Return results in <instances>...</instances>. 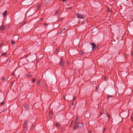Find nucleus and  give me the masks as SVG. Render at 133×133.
Listing matches in <instances>:
<instances>
[{"instance_id": "f257e3e1", "label": "nucleus", "mask_w": 133, "mask_h": 133, "mask_svg": "<svg viewBox=\"0 0 133 133\" xmlns=\"http://www.w3.org/2000/svg\"><path fill=\"white\" fill-rule=\"evenodd\" d=\"M32 2L31 0H24L22 2V3L25 6H29L32 4Z\"/></svg>"}, {"instance_id": "f03ea898", "label": "nucleus", "mask_w": 133, "mask_h": 133, "mask_svg": "<svg viewBox=\"0 0 133 133\" xmlns=\"http://www.w3.org/2000/svg\"><path fill=\"white\" fill-rule=\"evenodd\" d=\"M129 112L128 111H123L119 113V115H121L122 118H128L129 116Z\"/></svg>"}, {"instance_id": "7ed1b4c3", "label": "nucleus", "mask_w": 133, "mask_h": 133, "mask_svg": "<svg viewBox=\"0 0 133 133\" xmlns=\"http://www.w3.org/2000/svg\"><path fill=\"white\" fill-rule=\"evenodd\" d=\"M76 16L77 18H79L84 19L85 17V16L84 15L80 14L78 13H77L76 14Z\"/></svg>"}, {"instance_id": "20e7f679", "label": "nucleus", "mask_w": 133, "mask_h": 133, "mask_svg": "<svg viewBox=\"0 0 133 133\" xmlns=\"http://www.w3.org/2000/svg\"><path fill=\"white\" fill-rule=\"evenodd\" d=\"M90 44L92 45V50H95L96 47V45L94 43L90 42Z\"/></svg>"}, {"instance_id": "39448f33", "label": "nucleus", "mask_w": 133, "mask_h": 133, "mask_svg": "<svg viewBox=\"0 0 133 133\" xmlns=\"http://www.w3.org/2000/svg\"><path fill=\"white\" fill-rule=\"evenodd\" d=\"M36 55L35 54L31 55L30 56V58L32 60H35L36 58Z\"/></svg>"}, {"instance_id": "423d86ee", "label": "nucleus", "mask_w": 133, "mask_h": 133, "mask_svg": "<svg viewBox=\"0 0 133 133\" xmlns=\"http://www.w3.org/2000/svg\"><path fill=\"white\" fill-rule=\"evenodd\" d=\"M64 62L63 61V59L62 58L61 59V60L59 62V64L60 65H61V66H64Z\"/></svg>"}, {"instance_id": "0eeeda50", "label": "nucleus", "mask_w": 133, "mask_h": 133, "mask_svg": "<svg viewBox=\"0 0 133 133\" xmlns=\"http://www.w3.org/2000/svg\"><path fill=\"white\" fill-rule=\"evenodd\" d=\"M49 114V117L51 118H52L53 117L52 111H50Z\"/></svg>"}, {"instance_id": "6e6552de", "label": "nucleus", "mask_w": 133, "mask_h": 133, "mask_svg": "<svg viewBox=\"0 0 133 133\" xmlns=\"http://www.w3.org/2000/svg\"><path fill=\"white\" fill-rule=\"evenodd\" d=\"M34 105L35 107H37L39 108V103L38 102H36L34 103Z\"/></svg>"}, {"instance_id": "1a4fd4ad", "label": "nucleus", "mask_w": 133, "mask_h": 133, "mask_svg": "<svg viewBox=\"0 0 133 133\" xmlns=\"http://www.w3.org/2000/svg\"><path fill=\"white\" fill-rule=\"evenodd\" d=\"M60 11H61V10L60 9H58L56 11V12L55 13V15H57V14H58V13H59L60 12Z\"/></svg>"}, {"instance_id": "9d476101", "label": "nucleus", "mask_w": 133, "mask_h": 133, "mask_svg": "<svg viewBox=\"0 0 133 133\" xmlns=\"http://www.w3.org/2000/svg\"><path fill=\"white\" fill-rule=\"evenodd\" d=\"M24 108L26 109H28L29 108V106L28 104H24Z\"/></svg>"}, {"instance_id": "9b49d317", "label": "nucleus", "mask_w": 133, "mask_h": 133, "mask_svg": "<svg viewBox=\"0 0 133 133\" xmlns=\"http://www.w3.org/2000/svg\"><path fill=\"white\" fill-rule=\"evenodd\" d=\"M7 13V11L6 10L2 14V15L4 17L6 16V14Z\"/></svg>"}, {"instance_id": "f8f14e48", "label": "nucleus", "mask_w": 133, "mask_h": 133, "mask_svg": "<svg viewBox=\"0 0 133 133\" xmlns=\"http://www.w3.org/2000/svg\"><path fill=\"white\" fill-rule=\"evenodd\" d=\"M51 1L52 0H46L45 2L46 4H49Z\"/></svg>"}, {"instance_id": "ddd939ff", "label": "nucleus", "mask_w": 133, "mask_h": 133, "mask_svg": "<svg viewBox=\"0 0 133 133\" xmlns=\"http://www.w3.org/2000/svg\"><path fill=\"white\" fill-rule=\"evenodd\" d=\"M35 124H32L31 127L30 129V130H33L35 127Z\"/></svg>"}, {"instance_id": "4468645a", "label": "nucleus", "mask_w": 133, "mask_h": 133, "mask_svg": "<svg viewBox=\"0 0 133 133\" xmlns=\"http://www.w3.org/2000/svg\"><path fill=\"white\" fill-rule=\"evenodd\" d=\"M27 121H24V126H27Z\"/></svg>"}, {"instance_id": "2eb2a0df", "label": "nucleus", "mask_w": 133, "mask_h": 133, "mask_svg": "<svg viewBox=\"0 0 133 133\" xmlns=\"http://www.w3.org/2000/svg\"><path fill=\"white\" fill-rule=\"evenodd\" d=\"M101 47V45L100 44H98L97 45L96 48L97 49H98Z\"/></svg>"}, {"instance_id": "dca6fc26", "label": "nucleus", "mask_w": 133, "mask_h": 133, "mask_svg": "<svg viewBox=\"0 0 133 133\" xmlns=\"http://www.w3.org/2000/svg\"><path fill=\"white\" fill-rule=\"evenodd\" d=\"M77 127V125L74 124L73 126V128L74 130H76Z\"/></svg>"}, {"instance_id": "f3484780", "label": "nucleus", "mask_w": 133, "mask_h": 133, "mask_svg": "<svg viewBox=\"0 0 133 133\" xmlns=\"http://www.w3.org/2000/svg\"><path fill=\"white\" fill-rule=\"evenodd\" d=\"M84 52H83L82 51L80 50L79 54L80 55H82L84 54Z\"/></svg>"}, {"instance_id": "a211bd4d", "label": "nucleus", "mask_w": 133, "mask_h": 133, "mask_svg": "<svg viewBox=\"0 0 133 133\" xmlns=\"http://www.w3.org/2000/svg\"><path fill=\"white\" fill-rule=\"evenodd\" d=\"M0 29L2 30H4L5 29V28L4 27V26H1L0 27Z\"/></svg>"}, {"instance_id": "6ab92c4d", "label": "nucleus", "mask_w": 133, "mask_h": 133, "mask_svg": "<svg viewBox=\"0 0 133 133\" xmlns=\"http://www.w3.org/2000/svg\"><path fill=\"white\" fill-rule=\"evenodd\" d=\"M107 116H108V120H109L110 118V116L109 115V114L108 113V112H107Z\"/></svg>"}, {"instance_id": "aec40b11", "label": "nucleus", "mask_w": 133, "mask_h": 133, "mask_svg": "<svg viewBox=\"0 0 133 133\" xmlns=\"http://www.w3.org/2000/svg\"><path fill=\"white\" fill-rule=\"evenodd\" d=\"M59 50V48H57L56 49V50L55 51V52H57L56 53L57 54H58V51Z\"/></svg>"}, {"instance_id": "412c9836", "label": "nucleus", "mask_w": 133, "mask_h": 133, "mask_svg": "<svg viewBox=\"0 0 133 133\" xmlns=\"http://www.w3.org/2000/svg\"><path fill=\"white\" fill-rule=\"evenodd\" d=\"M26 76H27V77H33V75H29V74H27L26 75Z\"/></svg>"}, {"instance_id": "4be33fe9", "label": "nucleus", "mask_w": 133, "mask_h": 133, "mask_svg": "<svg viewBox=\"0 0 133 133\" xmlns=\"http://www.w3.org/2000/svg\"><path fill=\"white\" fill-rule=\"evenodd\" d=\"M41 82V79H39L38 81L37 82V84L38 85H39V84Z\"/></svg>"}, {"instance_id": "5701e85b", "label": "nucleus", "mask_w": 133, "mask_h": 133, "mask_svg": "<svg viewBox=\"0 0 133 133\" xmlns=\"http://www.w3.org/2000/svg\"><path fill=\"white\" fill-rule=\"evenodd\" d=\"M68 95H65V96H63L64 99V100H65V98H68Z\"/></svg>"}, {"instance_id": "b1692460", "label": "nucleus", "mask_w": 133, "mask_h": 133, "mask_svg": "<svg viewBox=\"0 0 133 133\" xmlns=\"http://www.w3.org/2000/svg\"><path fill=\"white\" fill-rule=\"evenodd\" d=\"M31 80L32 81V83H34L36 81V78H33L31 79Z\"/></svg>"}, {"instance_id": "393cba45", "label": "nucleus", "mask_w": 133, "mask_h": 133, "mask_svg": "<svg viewBox=\"0 0 133 133\" xmlns=\"http://www.w3.org/2000/svg\"><path fill=\"white\" fill-rule=\"evenodd\" d=\"M11 42L12 45H13L15 43V42L13 40L11 41Z\"/></svg>"}, {"instance_id": "a878e982", "label": "nucleus", "mask_w": 133, "mask_h": 133, "mask_svg": "<svg viewBox=\"0 0 133 133\" xmlns=\"http://www.w3.org/2000/svg\"><path fill=\"white\" fill-rule=\"evenodd\" d=\"M113 96V95H111V96H110L109 95H108V96H107V99H108V98L109 97H112Z\"/></svg>"}, {"instance_id": "bb28decb", "label": "nucleus", "mask_w": 133, "mask_h": 133, "mask_svg": "<svg viewBox=\"0 0 133 133\" xmlns=\"http://www.w3.org/2000/svg\"><path fill=\"white\" fill-rule=\"evenodd\" d=\"M107 8L108 9L107 11H108L110 12H112V10H111V9H110V8Z\"/></svg>"}, {"instance_id": "cd10ccee", "label": "nucleus", "mask_w": 133, "mask_h": 133, "mask_svg": "<svg viewBox=\"0 0 133 133\" xmlns=\"http://www.w3.org/2000/svg\"><path fill=\"white\" fill-rule=\"evenodd\" d=\"M25 24V21L23 22L21 24V26H23Z\"/></svg>"}, {"instance_id": "c85d7f7f", "label": "nucleus", "mask_w": 133, "mask_h": 133, "mask_svg": "<svg viewBox=\"0 0 133 133\" xmlns=\"http://www.w3.org/2000/svg\"><path fill=\"white\" fill-rule=\"evenodd\" d=\"M7 54L6 53H2L1 54V55L3 56H6Z\"/></svg>"}, {"instance_id": "c756f323", "label": "nucleus", "mask_w": 133, "mask_h": 133, "mask_svg": "<svg viewBox=\"0 0 133 133\" xmlns=\"http://www.w3.org/2000/svg\"><path fill=\"white\" fill-rule=\"evenodd\" d=\"M83 122H82L81 123L80 126L81 128L83 127Z\"/></svg>"}, {"instance_id": "7c9ffc66", "label": "nucleus", "mask_w": 133, "mask_h": 133, "mask_svg": "<svg viewBox=\"0 0 133 133\" xmlns=\"http://www.w3.org/2000/svg\"><path fill=\"white\" fill-rule=\"evenodd\" d=\"M76 100V97L74 96L73 98L72 101H75Z\"/></svg>"}, {"instance_id": "2f4dec72", "label": "nucleus", "mask_w": 133, "mask_h": 133, "mask_svg": "<svg viewBox=\"0 0 133 133\" xmlns=\"http://www.w3.org/2000/svg\"><path fill=\"white\" fill-rule=\"evenodd\" d=\"M55 125H56V127H57V126L59 125V124L57 122H56L55 123Z\"/></svg>"}, {"instance_id": "473e14b6", "label": "nucleus", "mask_w": 133, "mask_h": 133, "mask_svg": "<svg viewBox=\"0 0 133 133\" xmlns=\"http://www.w3.org/2000/svg\"><path fill=\"white\" fill-rule=\"evenodd\" d=\"M41 5H39L37 7L38 8V9H41Z\"/></svg>"}, {"instance_id": "72a5a7b5", "label": "nucleus", "mask_w": 133, "mask_h": 133, "mask_svg": "<svg viewBox=\"0 0 133 133\" xmlns=\"http://www.w3.org/2000/svg\"><path fill=\"white\" fill-rule=\"evenodd\" d=\"M5 78L4 77H3L1 78V79L2 81H4L5 79Z\"/></svg>"}, {"instance_id": "f704fd0d", "label": "nucleus", "mask_w": 133, "mask_h": 133, "mask_svg": "<svg viewBox=\"0 0 133 133\" xmlns=\"http://www.w3.org/2000/svg\"><path fill=\"white\" fill-rule=\"evenodd\" d=\"M106 129L105 128H104L103 129V132H104L106 130Z\"/></svg>"}, {"instance_id": "c9c22d12", "label": "nucleus", "mask_w": 133, "mask_h": 133, "mask_svg": "<svg viewBox=\"0 0 133 133\" xmlns=\"http://www.w3.org/2000/svg\"><path fill=\"white\" fill-rule=\"evenodd\" d=\"M57 116L58 117H59L60 116H61V117H62L63 116V115H57Z\"/></svg>"}, {"instance_id": "e433bc0d", "label": "nucleus", "mask_w": 133, "mask_h": 133, "mask_svg": "<svg viewBox=\"0 0 133 133\" xmlns=\"http://www.w3.org/2000/svg\"><path fill=\"white\" fill-rule=\"evenodd\" d=\"M65 29V28H64L62 30V32H63V33L65 32V31H64Z\"/></svg>"}, {"instance_id": "4c0bfd02", "label": "nucleus", "mask_w": 133, "mask_h": 133, "mask_svg": "<svg viewBox=\"0 0 133 133\" xmlns=\"http://www.w3.org/2000/svg\"><path fill=\"white\" fill-rule=\"evenodd\" d=\"M72 7H71L68 8H67V9L68 10H70L72 9Z\"/></svg>"}, {"instance_id": "58836bf2", "label": "nucleus", "mask_w": 133, "mask_h": 133, "mask_svg": "<svg viewBox=\"0 0 133 133\" xmlns=\"http://www.w3.org/2000/svg\"><path fill=\"white\" fill-rule=\"evenodd\" d=\"M48 25V24H47L45 23H44L43 24V25H44V26H47Z\"/></svg>"}, {"instance_id": "ea45409f", "label": "nucleus", "mask_w": 133, "mask_h": 133, "mask_svg": "<svg viewBox=\"0 0 133 133\" xmlns=\"http://www.w3.org/2000/svg\"><path fill=\"white\" fill-rule=\"evenodd\" d=\"M74 101H72L71 102V105H73L74 104Z\"/></svg>"}, {"instance_id": "a19ab883", "label": "nucleus", "mask_w": 133, "mask_h": 133, "mask_svg": "<svg viewBox=\"0 0 133 133\" xmlns=\"http://www.w3.org/2000/svg\"><path fill=\"white\" fill-rule=\"evenodd\" d=\"M4 102H2L1 103V105L2 106V105H3V104H4Z\"/></svg>"}, {"instance_id": "79ce46f5", "label": "nucleus", "mask_w": 133, "mask_h": 133, "mask_svg": "<svg viewBox=\"0 0 133 133\" xmlns=\"http://www.w3.org/2000/svg\"><path fill=\"white\" fill-rule=\"evenodd\" d=\"M103 114V113L102 112H100V114H99V116H100L101 115Z\"/></svg>"}, {"instance_id": "37998d69", "label": "nucleus", "mask_w": 133, "mask_h": 133, "mask_svg": "<svg viewBox=\"0 0 133 133\" xmlns=\"http://www.w3.org/2000/svg\"><path fill=\"white\" fill-rule=\"evenodd\" d=\"M27 127L26 126H24L23 127V130H25V129H26V128Z\"/></svg>"}, {"instance_id": "c03bdc74", "label": "nucleus", "mask_w": 133, "mask_h": 133, "mask_svg": "<svg viewBox=\"0 0 133 133\" xmlns=\"http://www.w3.org/2000/svg\"><path fill=\"white\" fill-rule=\"evenodd\" d=\"M73 121H71V123L70 124V127L72 125V123H73Z\"/></svg>"}, {"instance_id": "a18cd8bd", "label": "nucleus", "mask_w": 133, "mask_h": 133, "mask_svg": "<svg viewBox=\"0 0 133 133\" xmlns=\"http://www.w3.org/2000/svg\"><path fill=\"white\" fill-rule=\"evenodd\" d=\"M67 63L68 65H69L70 63V62H69L68 61H67Z\"/></svg>"}, {"instance_id": "49530a36", "label": "nucleus", "mask_w": 133, "mask_h": 133, "mask_svg": "<svg viewBox=\"0 0 133 133\" xmlns=\"http://www.w3.org/2000/svg\"><path fill=\"white\" fill-rule=\"evenodd\" d=\"M28 56V55H25V56H24V57H26Z\"/></svg>"}, {"instance_id": "de8ad7c7", "label": "nucleus", "mask_w": 133, "mask_h": 133, "mask_svg": "<svg viewBox=\"0 0 133 133\" xmlns=\"http://www.w3.org/2000/svg\"><path fill=\"white\" fill-rule=\"evenodd\" d=\"M12 75L13 76H14L15 75V73H14V72H13L12 73Z\"/></svg>"}, {"instance_id": "09e8293b", "label": "nucleus", "mask_w": 133, "mask_h": 133, "mask_svg": "<svg viewBox=\"0 0 133 133\" xmlns=\"http://www.w3.org/2000/svg\"><path fill=\"white\" fill-rule=\"evenodd\" d=\"M131 120L133 121V117L132 116H131Z\"/></svg>"}, {"instance_id": "8fccbe9b", "label": "nucleus", "mask_w": 133, "mask_h": 133, "mask_svg": "<svg viewBox=\"0 0 133 133\" xmlns=\"http://www.w3.org/2000/svg\"><path fill=\"white\" fill-rule=\"evenodd\" d=\"M77 121V117L76 118L75 120V122H76Z\"/></svg>"}, {"instance_id": "3c124183", "label": "nucleus", "mask_w": 133, "mask_h": 133, "mask_svg": "<svg viewBox=\"0 0 133 133\" xmlns=\"http://www.w3.org/2000/svg\"><path fill=\"white\" fill-rule=\"evenodd\" d=\"M77 127H78V128H79V129H80V128H81V127H80V126H79V125H78V126Z\"/></svg>"}, {"instance_id": "603ef678", "label": "nucleus", "mask_w": 133, "mask_h": 133, "mask_svg": "<svg viewBox=\"0 0 133 133\" xmlns=\"http://www.w3.org/2000/svg\"><path fill=\"white\" fill-rule=\"evenodd\" d=\"M84 22H82L81 23V25L83 24H84Z\"/></svg>"}, {"instance_id": "864d4df0", "label": "nucleus", "mask_w": 133, "mask_h": 133, "mask_svg": "<svg viewBox=\"0 0 133 133\" xmlns=\"http://www.w3.org/2000/svg\"><path fill=\"white\" fill-rule=\"evenodd\" d=\"M5 111V110L4 109L2 111V112H4Z\"/></svg>"}, {"instance_id": "5fc2aeb1", "label": "nucleus", "mask_w": 133, "mask_h": 133, "mask_svg": "<svg viewBox=\"0 0 133 133\" xmlns=\"http://www.w3.org/2000/svg\"><path fill=\"white\" fill-rule=\"evenodd\" d=\"M97 86H96V89H95V91H97Z\"/></svg>"}, {"instance_id": "6e6d98bb", "label": "nucleus", "mask_w": 133, "mask_h": 133, "mask_svg": "<svg viewBox=\"0 0 133 133\" xmlns=\"http://www.w3.org/2000/svg\"><path fill=\"white\" fill-rule=\"evenodd\" d=\"M10 25H8V28H9L10 27Z\"/></svg>"}, {"instance_id": "4d7b16f0", "label": "nucleus", "mask_w": 133, "mask_h": 133, "mask_svg": "<svg viewBox=\"0 0 133 133\" xmlns=\"http://www.w3.org/2000/svg\"><path fill=\"white\" fill-rule=\"evenodd\" d=\"M62 1H63V2H65L66 1V0H62Z\"/></svg>"}, {"instance_id": "13d9d810", "label": "nucleus", "mask_w": 133, "mask_h": 133, "mask_svg": "<svg viewBox=\"0 0 133 133\" xmlns=\"http://www.w3.org/2000/svg\"><path fill=\"white\" fill-rule=\"evenodd\" d=\"M131 56L133 55V53H132V52H131Z\"/></svg>"}, {"instance_id": "bf43d9fd", "label": "nucleus", "mask_w": 133, "mask_h": 133, "mask_svg": "<svg viewBox=\"0 0 133 133\" xmlns=\"http://www.w3.org/2000/svg\"><path fill=\"white\" fill-rule=\"evenodd\" d=\"M89 133H91V131L90 130H89Z\"/></svg>"}, {"instance_id": "052dcab7", "label": "nucleus", "mask_w": 133, "mask_h": 133, "mask_svg": "<svg viewBox=\"0 0 133 133\" xmlns=\"http://www.w3.org/2000/svg\"><path fill=\"white\" fill-rule=\"evenodd\" d=\"M3 43H2L0 45V47H1L3 45Z\"/></svg>"}, {"instance_id": "680f3d73", "label": "nucleus", "mask_w": 133, "mask_h": 133, "mask_svg": "<svg viewBox=\"0 0 133 133\" xmlns=\"http://www.w3.org/2000/svg\"><path fill=\"white\" fill-rule=\"evenodd\" d=\"M60 19L61 20H62V19H63V18H60Z\"/></svg>"}, {"instance_id": "e2e57ef3", "label": "nucleus", "mask_w": 133, "mask_h": 133, "mask_svg": "<svg viewBox=\"0 0 133 133\" xmlns=\"http://www.w3.org/2000/svg\"><path fill=\"white\" fill-rule=\"evenodd\" d=\"M9 80V77H8V78H7V80Z\"/></svg>"}, {"instance_id": "0e129e2a", "label": "nucleus", "mask_w": 133, "mask_h": 133, "mask_svg": "<svg viewBox=\"0 0 133 133\" xmlns=\"http://www.w3.org/2000/svg\"><path fill=\"white\" fill-rule=\"evenodd\" d=\"M62 32H62V31H61V32H60L59 33V34H61V33H62Z\"/></svg>"}, {"instance_id": "69168bd1", "label": "nucleus", "mask_w": 133, "mask_h": 133, "mask_svg": "<svg viewBox=\"0 0 133 133\" xmlns=\"http://www.w3.org/2000/svg\"><path fill=\"white\" fill-rule=\"evenodd\" d=\"M75 123L76 124H77V122H75Z\"/></svg>"}, {"instance_id": "338daca9", "label": "nucleus", "mask_w": 133, "mask_h": 133, "mask_svg": "<svg viewBox=\"0 0 133 133\" xmlns=\"http://www.w3.org/2000/svg\"><path fill=\"white\" fill-rule=\"evenodd\" d=\"M131 19L132 20V21H133V19H132V18H131Z\"/></svg>"}, {"instance_id": "774afa93", "label": "nucleus", "mask_w": 133, "mask_h": 133, "mask_svg": "<svg viewBox=\"0 0 133 133\" xmlns=\"http://www.w3.org/2000/svg\"><path fill=\"white\" fill-rule=\"evenodd\" d=\"M24 133H26V132H24Z\"/></svg>"}]
</instances>
